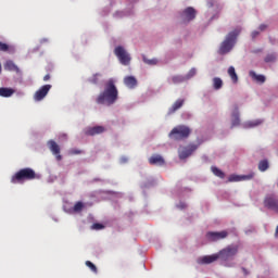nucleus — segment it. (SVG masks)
Wrapping results in <instances>:
<instances>
[{
	"instance_id": "obj_28",
	"label": "nucleus",
	"mask_w": 278,
	"mask_h": 278,
	"mask_svg": "<svg viewBox=\"0 0 278 278\" xmlns=\"http://www.w3.org/2000/svg\"><path fill=\"white\" fill-rule=\"evenodd\" d=\"M268 168H269V163H268L267 160H263V161L260 162L258 169L261 172H266Z\"/></svg>"
},
{
	"instance_id": "obj_23",
	"label": "nucleus",
	"mask_w": 278,
	"mask_h": 278,
	"mask_svg": "<svg viewBox=\"0 0 278 278\" xmlns=\"http://www.w3.org/2000/svg\"><path fill=\"white\" fill-rule=\"evenodd\" d=\"M186 80V76H172V78H169V84L178 85L185 83Z\"/></svg>"
},
{
	"instance_id": "obj_18",
	"label": "nucleus",
	"mask_w": 278,
	"mask_h": 278,
	"mask_svg": "<svg viewBox=\"0 0 278 278\" xmlns=\"http://www.w3.org/2000/svg\"><path fill=\"white\" fill-rule=\"evenodd\" d=\"M124 84L126 87L134 89L137 86V78H135V76H126L124 78Z\"/></svg>"
},
{
	"instance_id": "obj_13",
	"label": "nucleus",
	"mask_w": 278,
	"mask_h": 278,
	"mask_svg": "<svg viewBox=\"0 0 278 278\" xmlns=\"http://www.w3.org/2000/svg\"><path fill=\"white\" fill-rule=\"evenodd\" d=\"M238 253V249L236 247L233 248H227L223 251H220L219 256L224 257V258H229L235 256Z\"/></svg>"
},
{
	"instance_id": "obj_16",
	"label": "nucleus",
	"mask_w": 278,
	"mask_h": 278,
	"mask_svg": "<svg viewBox=\"0 0 278 278\" xmlns=\"http://www.w3.org/2000/svg\"><path fill=\"white\" fill-rule=\"evenodd\" d=\"M4 70L9 71V72H15L17 74L21 73L18 65H16V63H14V61H5Z\"/></svg>"
},
{
	"instance_id": "obj_32",
	"label": "nucleus",
	"mask_w": 278,
	"mask_h": 278,
	"mask_svg": "<svg viewBox=\"0 0 278 278\" xmlns=\"http://www.w3.org/2000/svg\"><path fill=\"white\" fill-rule=\"evenodd\" d=\"M86 266L89 267L91 269V271H93L94 274L98 273L96 265H93L90 261L86 262Z\"/></svg>"
},
{
	"instance_id": "obj_43",
	"label": "nucleus",
	"mask_w": 278,
	"mask_h": 278,
	"mask_svg": "<svg viewBox=\"0 0 278 278\" xmlns=\"http://www.w3.org/2000/svg\"><path fill=\"white\" fill-rule=\"evenodd\" d=\"M243 271H244V274H245V275H248V271H247V269H244V268H243Z\"/></svg>"
},
{
	"instance_id": "obj_10",
	"label": "nucleus",
	"mask_w": 278,
	"mask_h": 278,
	"mask_svg": "<svg viewBox=\"0 0 278 278\" xmlns=\"http://www.w3.org/2000/svg\"><path fill=\"white\" fill-rule=\"evenodd\" d=\"M47 146L52 152V154L55 155L56 160L61 161L62 156L60 155V147L53 140H49L47 142Z\"/></svg>"
},
{
	"instance_id": "obj_37",
	"label": "nucleus",
	"mask_w": 278,
	"mask_h": 278,
	"mask_svg": "<svg viewBox=\"0 0 278 278\" xmlns=\"http://www.w3.org/2000/svg\"><path fill=\"white\" fill-rule=\"evenodd\" d=\"M70 153H71L72 155H77V154H80L81 151H79V150H71Z\"/></svg>"
},
{
	"instance_id": "obj_1",
	"label": "nucleus",
	"mask_w": 278,
	"mask_h": 278,
	"mask_svg": "<svg viewBox=\"0 0 278 278\" xmlns=\"http://www.w3.org/2000/svg\"><path fill=\"white\" fill-rule=\"evenodd\" d=\"M118 99V89L115 85V80L110 78L109 81L105 83L103 91L99 93L96 102L101 105H113Z\"/></svg>"
},
{
	"instance_id": "obj_38",
	"label": "nucleus",
	"mask_w": 278,
	"mask_h": 278,
	"mask_svg": "<svg viewBox=\"0 0 278 278\" xmlns=\"http://www.w3.org/2000/svg\"><path fill=\"white\" fill-rule=\"evenodd\" d=\"M180 210H185L187 207V204L184 203V202H180L178 205H177Z\"/></svg>"
},
{
	"instance_id": "obj_5",
	"label": "nucleus",
	"mask_w": 278,
	"mask_h": 278,
	"mask_svg": "<svg viewBox=\"0 0 278 278\" xmlns=\"http://www.w3.org/2000/svg\"><path fill=\"white\" fill-rule=\"evenodd\" d=\"M114 54L122 65L128 66L130 64L131 56L128 54V52H126L123 46H117L114 50Z\"/></svg>"
},
{
	"instance_id": "obj_24",
	"label": "nucleus",
	"mask_w": 278,
	"mask_h": 278,
	"mask_svg": "<svg viewBox=\"0 0 278 278\" xmlns=\"http://www.w3.org/2000/svg\"><path fill=\"white\" fill-rule=\"evenodd\" d=\"M228 75L230 76L233 84L238 83V80H239L238 74H236V70H235V67H232V65L228 70Z\"/></svg>"
},
{
	"instance_id": "obj_8",
	"label": "nucleus",
	"mask_w": 278,
	"mask_h": 278,
	"mask_svg": "<svg viewBox=\"0 0 278 278\" xmlns=\"http://www.w3.org/2000/svg\"><path fill=\"white\" fill-rule=\"evenodd\" d=\"M264 204L266 207L278 213V199L275 195H269L265 199Z\"/></svg>"
},
{
	"instance_id": "obj_12",
	"label": "nucleus",
	"mask_w": 278,
	"mask_h": 278,
	"mask_svg": "<svg viewBox=\"0 0 278 278\" xmlns=\"http://www.w3.org/2000/svg\"><path fill=\"white\" fill-rule=\"evenodd\" d=\"M254 177V173L250 175H243V176H238V175H231L229 177V182H238V181H243V180H251Z\"/></svg>"
},
{
	"instance_id": "obj_45",
	"label": "nucleus",
	"mask_w": 278,
	"mask_h": 278,
	"mask_svg": "<svg viewBox=\"0 0 278 278\" xmlns=\"http://www.w3.org/2000/svg\"><path fill=\"white\" fill-rule=\"evenodd\" d=\"M0 94H1V88H0Z\"/></svg>"
},
{
	"instance_id": "obj_4",
	"label": "nucleus",
	"mask_w": 278,
	"mask_h": 278,
	"mask_svg": "<svg viewBox=\"0 0 278 278\" xmlns=\"http://www.w3.org/2000/svg\"><path fill=\"white\" fill-rule=\"evenodd\" d=\"M191 134V130L189 127L187 126H184V125H180V126H177L175 127L170 134L168 135V137L172 139V140H175V141H180V140H184V139H187Z\"/></svg>"
},
{
	"instance_id": "obj_21",
	"label": "nucleus",
	"mask_w": 278,
	"mask_h": 278,
	"mask_svg": "<svg viewBox=\"0 0 278 278\" xmlns=\"http://www.w3.org/2000/svg\"><path fill=\"white\" fill-rule=\"evenodd\" d=\"M16 92V89H12V87H1V97L10 98Z\"/></svg>"
},
{
	"instance_id": "obj_25",
	"label": "nucleus",
	"mask_w": 278,
	"mask_h": 278,
	"mask_svg": "<svg viewBox=\"0 0 278 278\" xmlns=\"http://www.w3.org/2000/svg\"><path fill=\"white\" fill-rule=\"evenodd\" d=\"M239 125H240V117H239L238 108H236L235 112L232 113V127H236Z\"/></svg>"
},
{
	"instance_id": "obj_35",
	"label": "nucleus",
	"mask_w": 278,
	"mask_h": 278,
	"mask_svg": "<svg viewBox=\"0 0 278 278\" xmlns=\"http://www.w3.org/2000/svg\"><path fill=\"white\" fill-rule=\"evenodd\" d=\"M103 228H104V226L102 224H98V223H96L91 226V229H93V230H101Z\"/></svg>"
},
{
	"instance_id": "obj_11",
	"label": "nucleus",
	"mask_w": 278,
	"mask_h": 278,
	"mask_svg": "<svg viewBox=\"0 0 278 278\" xmlns=\"http://www.w3.org/2000/svg\"><path fill=\"white\" fill-rule=\"evenodd\" d=\"M228 232L227 231H220V232H208L206 235V237L211 240V241H218L222 239L227 238Z\"/></svg>"
},
{
	"instance_id": "obj_41",
	"label": "nucleus",
	"mask_w": 278,
	"mask_h": 278,
	"mask_svg": "<svg viewBox=\"0 0 278 278\" xmlns=\"http://www.w3.org/2000/svg\"><path fill=\"white\" fill-rule=\"evenodd\" d=\"M50 80V74H46V76H43V81H48Z\"/></svg>"
},
{
	"instance_id": "obj_15",
	"label": "nucleus",
	"mask_w": 278,
	"mask_h": 278,
	"mask_svg": "<svg viewBox=\"0 0 278 278\" xmlns=\"http://www.w3.org/2000/svg\"><path fill=\"white\" fill-rule=\"evenodd\" d=\"M105 131L104 127L102 126H96V127H90L88 128L85 134L87 136H96V135H100L103 134Z\"/></svg>"
},
{
	"instance_id": "obj_6",
	"label": "nucleus",
	"mask_w": 278,
	"mask_h": 278,
	"mask_svg": "<svg viewBox=\"0 0 278 278\" xmlns=\"http://www.w3.org/2000/svg\"><path fill=\"white\" fill-rule=\"evenodd\" d=\"M195 16H197V11L192 7L186 8L185 11H182V13H180V20L185 24L193 21L195 18Z\"/></svg>"
},
{
	"instance_id": "obj_26",
	"label": "nucleus",
	"mask_w": 278,
	"mask_h": 278,
	"mask_svg": "<svg viewBox=\"0 0 278 278\" xmlns=\"http://www.w3.org/2000/svg\"><path fill=\"white\" fill-rule=\"evenodd\" d=\"M102 78V75L101 74H93L89 79L88 81L92 85H98L100 79Z\"/></svg>"
},
{
	"instance_id": "obj_39",
	"label": "nucleus",
	"mask_w": 278,
	"mask_h": 278,
	"mask_svg": "<svg viewBox=\"0 0 278 278\" xmlns=\"http://www.w3.org/2000/svg\"><path fill=\"white\" fill-rule=\"evenodd\" d=\"M260 35L258 30L252 31V38L255 39Z\"/></svg>"
},
{
	"instance_id": "obj_30",
	"label": "nucleus",
	"mask_w": 278,
	"mask_h": 278,
	"mask_svg": "<svg viewBox=\"0 0 278 278\" xmlns=\"http://www.w3.org/2000/svg\"><path fill=\"white\" fill-rule=\"evenodd\" d=\"M143 62L148 65H156L157 59H147V56H143Z\"/></svg>"
},
{
	"instance_id": "obj_20",
	"label": "nucleus",
	"mask_w": 278,
	"mask_h": 278,
	"mask_svg": "<svg viewBox=\"0 0 278 278\" xmlns=\"http://www.w3.org/2000/svg\"><path fill=\"white\" fill-rule=\"evenodd\" d=\"M185 104V100L184 99H178L173 106L168 110V114L172 115L174 114L176 111H178L179 109L182 108V105Z\"/></svg>"
},
{
	"instance_id": "obj_14",
	"label": "nucleus",
	"mask_w": 278,
	"mask_h": 278,
	"mask_svg": "<svg viewBox=\"0 0 278 278\" xmlns=\"http://www.w3.org/2000/svg\"><path fill=\"white\" fill-rule=\"evenodd\" d=\"M219 254L206 255L199 260V264H212L219 258Z\"/></svg>"
},
{
	"instance_id": "obj_3",
	"label": "nucleus",
	"mask_w": 278,
	"mask_h": 278,
	"mask_svg": "<svg viewBox=\"0 0 278 278\" xmlns=\"http://www.w3.org/2000/svg\"><path fill=\"white\" fill-rule=\"evenodd\" d=\"M38 179V175L36 172L31 168H22L17 173H15L12 178L11 182L12 184H23L24 181H29Z\"/></svg>"
},
{
	"instance_id": "obj_33",
	"label": "nucleus",
	"mask_w": 278,
	"mask_h": 278,
	"mask_svg": "<svg viewBox=\"0 0 278 278\" xmlns=\"http://www.w3.org/2000/svg\"><path fill=\"white\" fill-rule=\"evenodd\" d=\"M197 73V70H194V67H192V70H190L189 74L186 77V80L190 79L191 77H193Z\"/></svg>"
},
{
	"instance_id": "obj_22",
	"label": "nucleus",
	"mask_w": 278,
	"mask_h": 278,
	"mask_svg": "<svg viewBox=\"0 0 278 278\" xmlns=\"http://www.w3.org/2000/svg\"><path fill=\"white\" fill-rule=\"evenodd\" d=\"M249 75L254 81L258 84H264L266 81L265 76H263L262 74H256L255 72L251 71Z\"/></svg>"
},
{
	"instance_id": "obj_29",
	"label": "nucleus",
	"mask_w": 278,
	"mask_h": 278,
	"mask_svg": "<svg viewBox=\"0 0 278 278\" xmlns=\"http://www.w3.org/2000/svg\"><path fill=\"white\" fill-rule=\"evenodd\" d=\"M212 173L216 176V177H218V178H220V179H224L225 178V173H223L220 169H218L217 167H215V166H213L212 168Z\"/></svg>"
},
{
	"instance_id": "obj_17",
	"label": "nucleus",
	"mask_w": 278,
	"mask_h": 278,
	"mask_svg": "<svg viewBox=\"0 0 278 278\" xmlns=\"http://www.w3.org/2000/svg\"><path fill=\"white\" fill-rule=\"evenodd\" d=\"M1 51L9 54H14L16 53V47L12 46V43H1Z\"/></svg>"
},
{
	"instance_id": "obj_42",
	"label": "nucleus",
	"mask_w": 278,
	"mask_h": 278,
	"mask_svg": "<svg viewBox=\"0 0 278 278\" xmlns=\"http://www.w3.org/2000/svg\"><path fill=\"white\" fill-rule=\"evenodd\" d=\"M276 236H278V226H277V229H276Z\"/></svg>"
},
{
	"instance_id": "obj_9",
	"label": "nucleus",
	"mask_w": 278,
	"mask_h": 278,
	"mask_svg": "<svg viewBox=\"0 0 278 278\" xmlns=\"http://www.w3.org/2000/svg\"><path fill=\"white\" fill-rule=\"evenodd\" d=\"M197 149H198V147L194 146V144H191V146H188V147L184 148L182 150L179 151V157H180V160H186V159L189 157Z\"/></svg>"
},
{
	"instance_id": "obj_40",
	"label": "nucleus",
	"mask_w": 278,
	"mask_h": 278,
	"mask_svg": "<svg viewBox=\"0 0 278 278\" xmlns=\"http://www.w3.org/2000/svg\"><path fill=\"white\" fill-rule=\"evenodd\" d=\"M266 28H267L266 24H261V26H260L261 31H264Z\"/></svg>"
},
{
	"instance_id": "obj_34",
	"label": "nucleus",
	"mask_w": 278,
	"mask_h": 278,
	"mask_svg": "<svg viewBox=\"0 0 278 278\" xmlns=\"http://www.w3.org/2000/svg\"><path fill=\"white\" fill-rule=\"evenodd\" d=\"M262 123H263L262 121L257 119V121H254V122H250L248 124V126L249 127H256V126L261 125Z\"/></svg>"
},
{
	"instance_id": "obj_7",
	"label": "nucleus",
	"mask_w": 278,
	"mask_h": 278,
	"mask_svg": "<svg viewBox=\"0 0 278 278\" xmlns=\"http://www.w3.org/2000/svg\"><path fill=\"white\" fill-rule=\"evenodd\" d=\"M51 85H43L42 87H40V89H38L35 94H34V100L36 102H40L42 100H45V97L48 94V92L51 89Z\"/></svg>"
},
{
	"instance_id": "obj_2",
	"label": "nucleus",
	"mask_w": 278,
	"mask_h": 278,
	"mask_svg": "<svg viewBox=\"0 0 278 278\" xmlns=\"http://www.w3.org/2000/svg\"><path fill=\"white\" fill-rule=\"evenodd\" d=\"M239 35H240V30L238 28H236L235 30H231V33L227 35L226 39L220 45L218 53L220 55H225L229 53L233 49Z\"/></svg>"
},
{
	"instance_id": "obj_19",
	"label": "nucleus",
	"mask_w": 278,
	"mask_h": 278,
	"mask_svg": "<svg viewBox=\"0 0 278 278\" xmlns=\"http://www.w3.org/2000/svg\"><path fill=\"white\" fill-rule=\"evenodd\" d=\"M151 165L163 166L165 164L164 159L161 155H153L149 159Z\"/></svg>"
},
{
	"instance_id": "obj_27",
	"label": "nucleus",
	"mask_w": 278,
	"mask_h": 278,
	"mask_svg": "<svg viewBox=\"0 0 278 278\" xmlns=\"http://www.w3.org/2000/svg\"><path fill=\"white\" fill-rule=\"evenodd\" d=\"M213 87L215 90H219L223 87V80L222 78H213Z\"/></svg>"
},
{
	"instance_id": "obj_44",
	"label": "nucleus",
	"mask_w": 278,
	"mask_h": 278,
	"mask_svg": "<svg viewBox=\"0 0 278 278\" xmlns=\"http://www.w3.org/2000/svg\"><path fill=\"white\" fill-rule=\"evenodd\" d=\"M0 49H1V41H0Z\"/></svg>"
},
{
	"instance_id": "obj_31",
	"label": "nucleus",
	"mask_w": 278,
	"mask_h": 278,
	"mask_svg": "<svg viewBox=\"0 0 278 278\" xmlns=\"http://www.w3.org/2000/svg\"><path fill=\"white\" fill-rule=\"evenodd\" d=\"M83 208H84V204L81 202H77L74 205L73 211L76 212V213H79V212H81Z\"/></svg>"
},
{
	"instance_id": "obj_36",
	"label": "nucleus",
	"mask_w": 278,
	"mask_h": 278,
	"mask_svg": "<svg viewBox=\"0 0 278 278\" xmlns=\"http://www.w3.org/2000/svg\"><path fill=\"white\" fill-rule=\"evenodd\" d=\"M276 59L275 54H268L265 59L266 63L274 62Z\"/></svg>"
}]
</instances>
